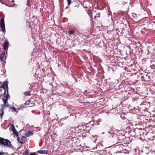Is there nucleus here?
Returning <instances> with one entry per match:
<instances>
[{"instance_id": "2", "label": "nucleus", "mask_w": 155, "mask_h": 155, "mask_svg": "<svg viewBox=\"0 0 155 155\" xmlns=\"http://www.w3.org/2000/svg\"><path fill=\"white\" fill-rule=\"evenodd\" d=\"M4 146L7 147H10L11 145V142L7 139H5L3 138L2 145Z\"/></svg>"}, {"instance_id": "9", "label": "nucleus", "mask_w": 155, "mask_h": 155, "mask_svg": "<svg viewBox=\"0 0 155 155\" xmlns=\"http://www.w3.org/2000/svg\"><path fill=\"white\" fill-rule=\"evenodd\" d=\"M5 25L4 24V19L2 18L1 20L0 25Z\"/></svg>"}, {"instance_id": "3", "label": "nucleus", "mask_w": 155, "mask_h": 155, "mask_svg": "<svg viewBox=\"0 0 155 155\" xmlns=\"http://www.w3.org/2000/svg\"><path fill=\"white\" fill-rule=\"evenodd\" d=\"M11 126L12 127V130L13 131V134L16 136L18 137V132L16 130L15 127L13 124H12Z\"/></svg>"}, {"instance_id": "15", "label": "nucleus", "mask_w": 155, "mask_h": 155, "mask_svg": "<svg viewBox=\"0 0 155 155\" xmlns=\"http://www.w3.org/2000/svg\"><path fill=\"white\" fill-rule=\"evenodd\" d=\"M29 1H27V5H28V6H29L30 5V3H29Z\"/></svg>"}, {"instance_id": "17", "label": "nucleus", "mask_w": 155, "mask_h": 155, "mask_svg": "<svg viewBox=\"0 0 155 155\" xmlns=\"http://www.w3.org/2000/svg\"><path fill=\"white\" fill-rule=\"evenodd\" d=\"M3 59V57H1V56H0V60L2 61Z\"/></svg>"}, {"instance_id": "18", "label": "nucleus", "mask_w": 155, "mask_h": 155, "mask_svg": "<svg viewBox=\"0 0 155 155\" xmlns=\"http://www.w3.org/2000/svg\"><path fill=\"white\" fill-rule=\"evenodd\" d=\"M6 87H8V85L6 84Z\"/></svg>"}, {"instance_id": "16", "label": "nucleus", "mask_w": 155, "mask_h": 155, "mask_svg": "<svg viewBox=\"0 0 155 155\" xmlns=\"http://www.w3.org/2000/svg\"><path fill=\"white\" fill-rule=\"evenodd\" d=\"M4 153V152H0V155H3Z\"/></svg>"}, {"instance_id": "1", "label": "nucleus", "mask_w": 155, "mask_h": 155, "mask_svg": "<svg viewBox=\"0 0 155 155\" xmlns=\"http://www.w3.org/2000/svg\"><path fill=\"white\" fill-rule=\"evenodd\" d=\"M4 85H3L2 86V87H0V89H1V90H2V88H3V90L4 92V98L3 99V101L4 102V104H2L1 105V107H2V113L1 114H0V116L1 117H2L3 114L4 113V111L2 110L3 109L4 107H8V103L7 102V101L8 99V97H9L8 94V91H7V94H6V90L5 89V88H4Z\"/></svg>"}, {"instance_id": "12", "label": "nucleus", "mask_w": 155, "mask_h": 155, "mask_svg": "<svg viewBox=\"0 0 155 155\" xmlns=\"http://www.w3.org/2000/svg\"><path fill=\"white\" fill-rule=\"evenodd\" d=\"M24 94L27 96L30 95L31 94L30 93V91H28V92H25L24 93Z\"/></svg>"}, {"instance_id": "8", "label": "nucleus", "mask_w": 155, "mask_h": 155, "mask_svg": "<svg viewBox=\"0 0 155 155\" xmlns=\"http://www.w3.org/2000/svg\"><path fill=\"white\" fill-rule=\"evenodd\" d=\"M1 27L2 31L4 32L5 31V25H1Z\"/></svg>"}, {"instance_id": "11", "label": "nucleus", "mask_w": 155, "mask_h": 155, "mask_svg": "<svg viewBox=\"0 0 155 155\" xmlns=\"http://www.w3.org/2000/svg\"><path fill=\"white\" fill-rule=\"evenodd\" d=\"M3 138L0 137V145H2Z\"/></svg>"}, {"instance_id": "10", "label": "nucleus", "mask_w": 155, "mask_h": 155, "mask_svg": "<svg viewBox=\"0 0 155 155\" xmlns=\"http://www.w3.org/2000/svg\"><path fill=\"white\" fill-rule=\"evenodd\" d=\"M75 32V31L74 30H71L68 31V33L69 34L71 35L73 34Z\"/></svg>"}, {"instance_id": "4", "label": "nucleus", "mask_w": 155, "mask_h": 155, "mask_svg": "<svg viewBox=\"0 0 155 155\" xmlns=\"http://www.w3.org/2000/svg\"><path fill=\"white\" fill-rule=\"evenodd\" d=\"M8 42L7 41H5L4 44V49H6V48H8Z\"/></svg>"}, {"instance_id": "14", "label": "nucleus", "mask_w": 155, "mask_h": 155, "mask_svg": "<svg viewBox=\"0 0 155 155\" xmlns=\"http://www.w3.org/2000/svg\"><path fill=\"white\" fill-rule=\"evenodd\" d=\"M30 155H36L35 153H30Z\"/></svg>"}, {"instance_id": "13", "label": "nucleus", "mask_w": 155, "mask_h": 155, "mask_svg": "<svg viewBox=\"0 0 155 155\" xmlns=\"http://www.w3.org/2000/svg\"><path fill=\"white\" fill-rule=\"evenodd\" d=\"M68 4L70 5L71 3V0H67Z\"/></svg>"}, {"instance_id": "6", "label": "nucleus", "mask_w": 155, "mask_h": 155, "mask_svg": "<svg viewBox=\"0 0 155 155\" xmlns=\"http://www.w3.org/2000/svg\"><path fill=\"white\" fill-rule=\"evenodd\" d=\"M33 134L32 132H31L30 131H28L27 133H25V136L26 137H28L29 136L32 135Z\"/></svg>"}, {"instance_id": "5", "label": "nucleus", "mask_w": 155, "mask_h": 155, "mask_svg": "<svg viewBox=\"0 0 155 155\" xmlns=\"http://www.w3.org/2000/svg\"><path fill=\"white\" fill-rule=\"evenodd\" d=\"M38 152L41 154H46L48 152L46 150H39L38 151Z\"/></svg>"}, {"instance_id": "19", "label": "nucleus", "mask_w": 155, "mask_h": 155, "mask_svg": "<svg viewBox=\"0 0 155 155\" xmlns=\"http://www.w3.org/2000/svg\"><path fill=\"white\" fill-rule=\"evenodd\" d=\"M28 1H29L30 0H27Z\"/></svg>"}, {"instance_id": "7", "label": "nucleus", "mask_w": 155, "mask_h": 155, "mask_svg": "<svg viewBox=\"0 0 155 155\" xmlns=\"http://www.w3.org/2000/svg\"><path fill=\"white\" fill-rule=\"evenodd\" d=\"M17 140L19 143H21V144L23 143L22 139H21L20 138L18 137L17 139Z\"/></svg>"}]
</instances>
